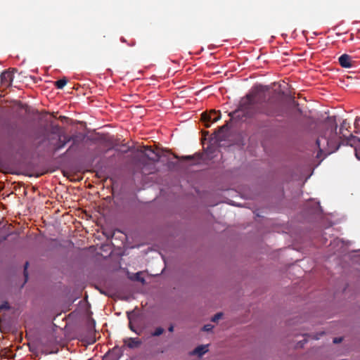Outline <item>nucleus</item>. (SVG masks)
Returning <instances> with one entry per match:
<instances>
[{"label": "nucleus", "instance_id": "1", "mask_svg": "<svg viewBox=\"0 0 360 360\" xmlns=\"http://www.w3.org/2000/svg\"><path fill=\"white\" fill-rule=\"evenodd\" d=\"M284 112L281 103L275 98L255 102L252 94H248L241 98L238 108L229 112L232 120H243L252 119L254 124L259 129H269L272 127L271 117L283 116Z\"/></svg>", "mask_w": 360, "mask_h": 360}, {"label": "nucleus", "instance_id": "2", "mask_svg": "<svg viewBox=\"0 0 360 360\" xmlns=\"http://www.w3.org/2000/svg\"><path fill=\"white\" fill-rule=\"evenodd\" d=\"M337 128L338 126L335 122H330L326 125L323 134L316 141L319 152L330 154L339 148Z\"/></svg>", "mask_w": 360, "mask_h": 360}, {"label": "nucleus", "instance_id": "3", "mask_svg": "<svg viewBox=\"0 0 360 360\" xmlns=\"http://www.w3.org/2000/svg\"><path fill=\"white\" fill-rule=\"evenodd\" d=\"M160 158L159 153L153 149L145 147L143 152L139 158V165L142 166V172L144 174L152 173L155 170V162H158Z\"/></svg>", "mask_w": 360, "mask_h": 360}, {"label": "nucleus", "instance_id": "4", "mask_svg": "<svg viewBox=\"0 0 360 360\" xmlns=\"http://www.w3.org/2000/svg\"><path fill=\"white\" fill-rule=\"evenodd\" d=\"M221 118V113L219 111L212 110L210 112L202 113V121L204 122V126L207 128L211 127L212 124L218 121Z\"/></svg>", "mask_w": 360, "mask_h": 360}, {"label": "nucleus", "instance_id": "5", "mask_svg": "<svg viewBox=\"0 0 360 360\" xmlns=\"http://www.w3.org/2000/svg\"><path fill=\"white\" fill-rule=\"evenodd\" d=\"M13 70H6L1 74V84L2 86L7 88L11 86L13 80Z\"/></svg>", "mask_w": 360, "mask_h": 360}, {"label": "nucleus", "instance_id": "6", "mask_svg": "<svg viewBox=\"0 0 360 360\" xmlns=\"http://www.w3.org/2000/svg\"><path fill=\"white\" fill-rule=\"evenodd\" d=\"M113 148H114V157H115V153H122V154L128 153L130 150V146H127L125 143L121 144L120 139H119V138L115 139L114 137Z\"/></svg>", "mask_w": 360, "mask_h": 360}, {"label": "nucleus", "instance_id": "7", "mask_svg": "<svg viewBox=\"0 0 360 360\" xmlns=\"http://www.w3.org/2000/svg\"><path fill=\"white\" fill-rule=\"evenodd\" d=\"M339 64L342 68H351L354 66V61L352 57L346 53L341 55L338 58Z\"/></svg>", "mask_w": 360, "mask_h": 360}, {"label": "nucleus", "instance_id": "8", "mask_svg": "<svg viewBox=\"0 0 360 360\" xmlns=\"http://www.w3.org/2000/svg\"><path fill=\"white\" fill-rule=\"evenodd\" d=\"M208 345H201L196 347L193 352H191L192 355H197L199 357H201L205 353L208 352L207 349Z\"/></svg>", "mask_w": 360, "mask_h": 360}, {"label": "nucleus", "instance_id": "9", "mask_svg": "<svg viewBox=\"0 0 360 360\" xmlns=\"http://www.w3.org/2000/svg\"><path fill=\"white\" fill-rule=\"evenodd\" d=\"M63 139H61V136H60L59 138V141L58 143H57V145L56 146V150H58L61 148H63V147H65V146L72 140V137L71 136H66V135H63Z\"/></svg>", "mask_w": 360, "mask_h": 360}, {"label": "nucleus", "instance_id": "10", "mask_svg": "<svg viewBox=\"0 0 360 360\" xmlns=\"http://www.w3.org/2000/svg\"><path fill=\"white\" fill-rule=\"evenodd\" d=\"M101 249L102 250V252H106V255H104L103 253H101V255L106 258V257H110L112 256V245H109V244H103L102 245V246L101 247Z\"/></svg>", "mask_w": 360, "mask_h": 360}, {"label": "nucleus", "instance_id": "11", "mask_svg": "<svg viewBox=\"0 0 360 360\" xmlns=\"http://www.w3.org/2000/svg\"><path fill=\"white\" fill-rule=\"evenodd\" d=\"M346 144L349 145L352 147L355 146L356 143H360V138H358L352 134L346 138Z\"/></svg>", "mask_w": 360, "mask_h": 360}, {"label": "nucleus", "instance_id": "12", "mask_svg": "<svg viewBox=\"0 0 360 360\" xmlns=\"http://www.w3.org/2000/svg\"><path fill=\"white\" fill-rule=\"evenodd\" d=\"M68 79L64 77L55 82V86L57 89H62L67 84Z\"/></svg>", "mask_w": 360, "mask_h": 360}, {"label": "nucleus", "instance_id": "13", "mask_svg": "<svg viewBox=\"0 0 360 360\" xmlns=\"http://www.w3.org/2000/svg\"><path fill=\"white\" fill-rule=\"evenodd\" d=\"M132 281H136L141 283L142 284H144L146 281L144 278L141 276V272H137L134 274V276L131 278Z\"/></svg>", "mask_w": 360, "mask_h": 360}, {"label": "nucleus", "instance_id": "14", "mask_svg": "<svg viewBox=\"0 0 360 360\" xmlns=\"http://www.w3.org/2000/svg\"><path fill=\"white\" fill-rule=\"evenodd\" d=\"M141 345V341L136 338H130L128 347L130 348L138 347Z\"/></svg>", "mask_w": 360, "mask_h": 360}, {"label": "nucleus", "instance_id": "15", "mask_svg": "<svg viewBox=\"0 0 360 360\" xmlns=\"http://www.w3.org/2000/svg\"><path fill=\"white\" fill-rule=\"evenodd\" d=\"M103 284L105 287H107L108 289H107V292L101 291V292L105 293V294L108 295L109 297H112V289H111L112 285H111L110 281H109L108 283H107V282L105 281Z\"/></svg>", "mask_w": 360, "mask_h": 360}, {"label": "nucleus", "instance_id": "16", "mask_svg": "<svg viewBox=\"0 0 360 360\" xmlns=\"http://www.w3.org/2000/svg\"><path fill=\"white\" fill-rule=\"evenodd\" d=\"M355 133H360V117H356L354 122Z\"/></svg>", "mask_w": 360, "mask_h": 360}, {"label": "nucleus", "instance_id": "17", "mask_svg": "<svg viewBox=\"0 0 360 360\" xmlns=\"http://www.w3.org/2000/svg\"><path fill=\"white\" fill-rule=\"evenodd\" d=\"M164 332V329L162 327H158L155 328V330L153 332L152 335L153 336H160L162 335Z\"/></svg>", "mask_w": 360, "mask_h": 360}, {"label": "nucleus", "instance_id": "18", "mask_svg": "<svg viewBox=\"0 0 360 360\" xmlns=\"http://www.w3.org/2000/svg\"><path fill=\"white\" fill-rule=\"evenodd\" d=\"M222 316H223V313L222 312H218L212 318L211 321H213V322H217L219 319H221L222 318Z\"/></svg>", "mask_w": 360, "mask_h": 360}, {"label": "nucleus", "instance_id": "19", "mask_svg": "<svg viewBox=\"0 0 360 360\" xmlns=\"http://www.w3.org/2000/svg\"><path fill=\"white\" fill-rule=\"evenodd\" d=\"M213 328L214 326L212 324H206L202 327V330L205 332H210Z\"/></svg>", "mask_w": 360, "mask_h": 360}, {"label": "nucleus", "instance_id": "20", "mask_svg": "<svg viewBox=\"0 0 360 360\" xmlns=\"http://www.w3.org/2000/svg\"><path fill=\"white\" fill-rule=\"evenodd\" d=\"M28 265H29V262H26L25 264V266H24V276L25 278V282L28 279V273H27V271Z\"/></svg>", "mask_w": 360, "mask_h": 360}, {"label": "nucleus", "instance_id": "21", "mask_svg": "<svg viewBox=\"0 0 360 360\" xmlns=\"http://www.w3.org/2000/svg\"><path fill=\"white\" fill-rule=\"evenodd\" d=\"M319 210H321V206H320L319 202H315L311 212L314 213H317Z\"/></svg>", "mask_w": 360, "mask_h": 360}, {"label": "nucleus", "instance_id": "22", "mask_svg": "<svg viewBox=\"0 0 360 360\" xmlns=\"http://www.w3.org/2000/svg\"><path fill=\"white\" fill-rule=\"evenodd\" d=\"M9 309H10V306L8 302H5L0 306V310Z\"/></svg>", "mask_w": 360, "mask_h": 360}, {"label": "nucleus", "instance_id": "23", "mask_svg": "<svg viewBox=\"0 0 360 360\" xmlns=\"http://www.w3.org/2000/svg\"><path fill=\"white\" fill-rule=\"evenodd\" d=\"M342 338H335L333 339V343H335V344H338V343L341 342H342Z\"/></svg>", "mask_w": 360, "mask_h": 360}, {"label": "nucleus", "instance_id": "24", "mask_svg": "<svg viewBox=\"0 0 360 360\" xmlns=\"http://www.w3.org/2000/svg\"><path fill=\"white\" fill-rule=\"evenodd\" d=\"M184 160H192L194 159V157L192 156V155H186V156H184L182 158Z\"/></svg>", "mask_w": 360, "mask_h": 360}, {"label": "nucleus", "instance_id": "25", "mask_svg": "<svg viewBox=\"0 0 360 360\" xmlns=\"http://www.w3.org/2000/svg\"><path fill=\"white\" fill-rule=\"evenodd\" d=\"M174 326H173L172 324H171V325L169 326V328H168V330H169V332H171V333H172V332H173V331H174Z\"/></svg>", "mask_w": 360, "mask_h": 360}, {"label": "nucleus", "instance_id": "26", "mask_svg": "<svg viewBox=\"0 0 360 360\" xmlns=\"http://www.w3.org/2000/svg\"><path fill=\"white\" fill-rule=\"evenodd\" d=\"M307 342V340L304 339L303 340L300 341L299 343L301 345V347H303L304 344Z\"/></svg>", "mask_w": 360, "mask_h": 360}, {"label": "nucleus", "instance_id": "27", "mask_svg": "<svg viewBox=\"0 0 360 360\" xmlns=\"http://www.w3.org/2000/svg\"><path fill=\"white\" fill-rule=\"evenodd\" d=\"M340 242L342 243V241L338 238H336L335 240H334V243H339Z\"/></svg>", "mask_w": 360, "mask_h": 360}, {"label": "nucleus", "instance_id": "28", "mask_svg": "<svg viewBox=\"0 0 360 360\" xmlns=\"http://www.w3.org/2000/svg\"><path fill=\"white\" fill-rule=\"evenodd\" d=\"M227 127V125H224L222 127H220L219 130L220 131H223L224 129H226Z\"/></svg>", "mask_w": 360, "mask_h": 360}, {"label": "nucleus", "instance_id": "29", "mask_svg": "<svg viewBox=\"0 0 360 360\" xmlns=\"http://www.w3.org/2000/svg\"><path fill=\"white\" fill-rule=\"evenodd\" d=\"M355 155H356V158L360 160V156H359V153L356 151Z\"/></svg>", "mask_w": 360, "mask_h": 360}, {"label": "nucleus", "instance_id": "30", "mask_svg": "<svg viewBox=\"0 0 360 360\" xmlns=\"http://www.w3.org/2000/svg\"><path fill=\"white\" fill-rule=\"evenodd\" d=\"M72 148V145L67 150L66 153H68Z\"/></svg>", "mask_w": 360, "mask_h": 360}, {"label": "nucleus", "instance_id": "31", "mask_svg": "<svg viewBox=\"0 0 360 360\" xmlns=\"http://www.w3.org/2000/svg\"><path fill=\"white\" fill-rule=\"evenodd\" d=\"M343 128H345V126H344L343 124H342V125H341V127H340V131H341Z\"/></svg>", "mask_w": 360, "mask_h": 360}, {"label": "nucleus", "instance_id": "32", "mask_svg": "<svg viewBox=\"0 0 360 360\" xmlns=\"http://www.w3.org/2000/svg\"><path fill=\"white\" fill-rule=\"evenodd\" d=\"M130 328H131V330L135 331V330L132 328V326L131 325H130Z\"/></svg>", "mask_w": 360, "mask_h": 360}]
</instances>
